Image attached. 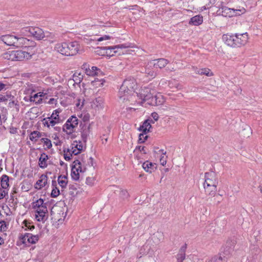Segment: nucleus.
I'll return each instance as SVG.
<instances>
[{
	"mask_svg": "<svg viewBox=\"0 0 262 262\" xmlns=\"http://www.w3.org/2000/svg\"><path fill=\"white\" fill-rule=\"evenodd\" d=\"M98 72H100V70L96 67H92L91 69H86V74L89 76H94L98 74Z\"/></svg>",
	"mask_w": 262,
	"mask_h": 262,
	"instance_id": "nucleus-31",
	"label": "nucleus"
},
{
	"mask_svg": "<svg viewBox=\"0 0 262 262\" xmlns=\"http://www.w3.org/2000/svg\"><path fill=\"white\" fill-rule=\"evenodd\" d=\"M83 79V75L80 73H75L73 75V81L75 83H80Z\"/></svg>",
	"mask_w": 262,
	"mask_h": 262,
	"instance_id": "nucleus-37",
	"label": "nucleus"
},
{
	"mask_svg": "<svg viewBox=\"0 0 262 262\" xmlns=\"http://www.w3.org/2000/svg\"><path fill=\"white\" fill-rule=\"evenodd\" d=\"M160 161L161 164L163 166L165 165L166 164V159L164 158V156L160 158Z\"/></svg>",
	"mask_w": 262,
	"mask_h": 262,
	"instance_id": "nucleus-63",
	"label": "nucleus"
},
{
	"mask_svg": "<svg viewBox=\"0 0 262 262\" xmlns=\"http://www.w3.org/2000/svg\"><path fill=\"white\" fill-rule=\"evenodd\" d=\"M6 114L7 112L6 110L5 111H2V112L0 113V125H2L3 122H4L6 121Z\"/></svg>",
	"mask_w": 262,
	"mask_h": 262,
	"instance_id": "nucleus-42",
	"label": "nucleus"
},
{
	"mask_svg": "<svg viewBox=\"0 0 262 262\" xmlns=\"http://www.w3.org/2000/svg\"><path fill=\"white\" fill-rule=\"evenodd\" d=\"M152 118L154 119L155 121H157L159 119V115L158 114L154 112L151 115Z\"/></svg>",
	"mask_w": 262,
	"mask_h": 262,
	"instance_id": "nucleus-62",
	"label": "nucleus"
},
{
	"mask_svg": "<svg viewBox=\"0 0 262 262\" xmlns=\"http://www.w3.org/2000/svg\"><path fill=\"white\" fill-rule=\"evenodd\" d=\"M9 106L10 107H13L14 105H16L17 104L15 102L14 100L13 99H12V100L11 101H9Z\"/></svg>",
	"mask_w": 262,
	"mask_h": 262,
	"instance_id": "nucleus-64",
	"label": "nucleus"
},
{
	"mask_svg": "<svg viewBox=\"0 0 262 262\" xmlns=\"http://www.w3.org/2000/svg\"><path fill=\"white\" fill-rule=\"evenodd\" d=\"M3 57L5 59H7L8 60H14L13 51L5 53Z\"/></svg>",
	"mask_w": 262,
	"mask_h": 262,
	"instance_id": "nucleus-41",
	"label": "nucleus"
},
{
	"mask_svg": "<svg viewBox=\"0 0 262 262\" xmlns=\"http://www.w3.org/2000/svg\"><path fill=\"white\" fill-rule=\"evenodd\" d=\"M205 180L204 185L208 186H217L218 181L215 173L213 171L206 172L205 175Z\"/></svg>",
	"mask_w": 262,
	"mask_h": 262,
	"instance_id": "nucleus-10",
	"label": "nucleus"
},
{
	"mask_svg": "<svg viewBox=\"0 0 262 262\" xmlns=\"http://www.w3.org/2000/svg\"><path fill=\"white\" fill-rule=\"evenodd\" d=\"M151 121H152V120H150L149 119L145 120L143 122L142 125L140 126L139 127V130L144 133V134H146L147 132H149L150 128L151 127V125L150 124Z\"/></svg>",
	"mask_w": 262,
	"mask_h": 262,
	"instance_id": "nucleus-22",
	"label": "nucleus"
},
{
	"mask_svg": "<svg viewBox=\"0 0 262 262\" xmlns=\"http://www.w3.org/2000/svg\"><path fill=\"white\" fill-rule=\"evenodd\" d=\"M14 60L21 61L25 59H29L34 54V51L30 50L13 51Z\"/></svg>",
	"mask_w": 262,
	"mask_h": 262,
	"instance_id": "nucleus-8",
	"label": "nucleus"
},
{
	"mask_svg": "<svg viewBox=\"0 0 262 262\" xmlns=\"http://www.w3.org/2000/svg\"><path fill=\"white\" fill-rule=\"evenodd\" d=\"M71 152V154H74V155H77L80 152H79L76 147H74V146L73 145L71 149H67V152Z\"/></svg>",
	"mask_w": 262,
	"mask_h": 262,
	"instance_id": "nucleus-49",
	"label": "nucleus"
},
{
	"mask_svg": "<svg viewBox=\"0 0 262 262\" xmlns=\"http://www.w3.org/2000/svg\"><path fill=\"white\" fill-rule=\"evenodd\" d=\"M72 145L74 146V147H76V148H77L79 152H80L82 149V144H78L76 141L74 142V143L72 144Z\"/></svg>",
	"mask_w": 262,
	"mask_h": 262,
	"instance_id": "nucleus-53",
	"label": "nucleus"
},
{
	"mask_svg": "<svg viewBox=\"0 0 262 262\" xmlns=\"http://www.w3.org/2000/svg\"><path fill=\"white\" fill-rule=\"evenodd\" d=\"M68 56H74L78 53L80 45L77 41L68 42Z\"/></svg>",
	"mask_w": 262,
	"mask_h": 262,
	"instance_id": "nucleus-12",
	"label": "nucleus"
},
{
	"mask_svg": "<svg viewBox=\"0 0 262 262\" xmlns=\"http://www.w3.org/2000/svg\"><path fill=\"white\" fill-rule=\"evenodd\" d=\"M248 39V35L247 32L243 33H236L234 35L224 34L223 40L228 46L232 47H238L245 45Z\"/></svg>",
	"mask_w": 262,
	"mask_h": 262,
	"instance_id": "nucleus-2",
	"label": "nucleus"
},
{
	"mask_svg": "<svg viewBox=\"0 0 262 262\" xmlns=\"http://www.w3.org/2000/svg\"><path fill=\"white\" fill-rule=\"evenodd\" d=\"M151 61H155V67L159 68L160 69L165 67L169 63L168 60L165 58H159L151 60Z\"/></svg>",
	"mask_w": 262,
	"mask_h": 262,
	"instance_id": "nucleus-23",
	"label": "nucleus"
},
{
	"mask_svg": "<svg viewBox=\"0 0 262 262\" xmlns=\"http://www.w3.org/2000/svg\"><path fill=\"white\" fill-rule=\"evenodd\" d=\"M21 33L26 35H31L37 40H41L45 36L43 30L38 27H26L23 29Z\"/></svg>",
	"mask_w": 262,
	"mask_h": 262,
	"instance_id": "nucleus-6",
	"label": "nucleus"
},
{
	"mask_svg": "<svg viewBox=\"0 0 262 262\" xmlns=\"http://www.w3.org/2000/svg\"><path fill=\"white\" fill-rule=\"evenodd\" d=\"M137 82L133 78H128L124 80L120 88L118 97L120 102L130 101V99L135 97V90L136 89Z\"/></svg>",
	"mask_w": 262,
	"mask_h": 262,
	"instance_id": "nucleus-1",
	"label": "nucleus"
},
{
	"mask_svg": "<svg viewBox=\"0 0 262 262\" xmlns=\"http://www.w3.org/2000/svg\"><path fill=\"white\" fill-rule=\"evenodd\" d=\"M41 134L38 131H33L29 135V139L31 141L36 142L41 137Z\"/></svg>",
	"mask_w": 262,
	"mask_h": 262,
	"instance_id": "nucleus-33",
	"label": "nucleus"
},
{
	"mask_svg": "<svg viewBox=\"0 0 262 262\" xmlns=\"http://www.w3.org/2000/svg\"><path fill=\"white\" fill-rule=\"evenodd\" d=\"M39 237L37 235H33L32 234L26 233L21 237L24 243L28 242L31 244H35L38 241Z\"/></svg>",
	"mask_w": 262,
	"mask_h": 262,
	"instance_id": "nucleus-14",
	"label": "nucleus"
},
{
	"mask_svg": "<svg viewBox=\"0 0 262 262\" xmlns=\"http://www.w3.org/2000/svg\"><path fill=\"white\" fill-rule=\"evenodd\" d=\"M16 36L9 34L2 35L0 36V41H2L7 46L14 47Z\"/></svg>",
	"mask_w": 262,
	"mask_h": 262,
	"instance_id": "nucleus-13",
	"label": "nucleus"
},
{
	"mask_svg": "<svg viewBox=\"0 0 262 262\" xmlns=\"http://www.w3.org/2000/svg\"><path fill=\"white\" fill-rule=\"evenodd\" d=\"M6 189H3L2 187L0 188V200L3 199L7 193Z\"/></svg>",
	"mask_w": 262,
	"mask_h": 262,
	"instance_id": "nucleus-57",
	"label": "nucleus"
},
{
	"mask_svg": "<svg viewBox=\"0 0 262 262\" xmlns=\"http://www.w3.org/2000/svg\"><path fill=\"white\" fill-rule=\"evenodd\" d=\"M64 152V158L66 161H70L72 157V154L71 152H69V154L66 153L67 152V149L64 148L63 149Z\"/></svg>",
	"mask_w": 262,
	"mask_h": 262,
	"instance_id": "nucleus-51",
	"label": "nucleus"
},
{
	"mask_svg": "<svg viewBox=\"0 0 262 262\" xmlns=\"http://www.w3.org/2000/svg\"><path fill=\"white\" fill-rule=\"evenodd\" d=\"M41 142H43L45 145H46L47 146V147L48 149H50L51 148L52 145L51 141L50 139H49L48 138H43L41 139Z\"/></svg>",
	"mask_w": 262,
	"mask_h": 262,
	"instance_id": "nucleus-43",
	"label": "nucleus"
},
{
	"mask_svg": "<svg viewBox=\"0 0 262 262\" xmlns=\"http://www.w3.org/2000/svg\"><path fill=\"white\" fill-rule=\"evenodd\" d=\"M89 135V127L86 125H84L82 128L81 138L83 142H85L88 136Z\"/></svg>",
	"mask_w": 262,
	"mask_h": 262,
	"instance_id": "nucleus-34",
	"label": "nucleus"
},
{
	"mask_svg": "<svg viewBox=\"0 0 262 262\" xmlns=\"http://www.w3.org/2000/svg\"><path fill=\"white\" fill-rule=\"evenodd\" d=\"M102 79L99 80L98 78H95L94 80L92 81V83L94 85H96L97 86H100L103 85V82L101 81Z\"/></svg>",
	"mask_w": 262,
	"mask_h": 262,
	"instance_id": "nucleus-52",
	"label": "nucleus"
},
{
	"mask_svg": "<svg viewBox=\"0 0 262 262\" xmlns=\"http://www.w3.org/2000/svg\"><path fill=\"white\" fill-rule=\"evenodd\" d=\"M147 138L148 136L146 135V134H144V133L140 134L139 136L138 142L139 143H144L145 141L147 140Z\"/></svg>",
	"mask_w": 262,
	"mask_h": 262,
	"instance_id": "nucleus-46",
	"label": "nucleus"
},
{
	"mask_svg": "<svg viewBox=\"0 0 262 262\" xmlns=\"http://www.w3.org/2000/svg\"><path fill=\"white\" fill-rule=\"evenodd\" d=\"M40 93H37L34 95L33 96H31L30 98V100L31 102H34L35 101V99L38 98L39 96H41L42 94H39Z\"/></svg>",
	"mask_w": 262,
	"mask_h": 262,
	"instance_id": "nucleus-56",
	"label": "nucleus"
},
{
	"mask_svg": "<svg viewBox=\"0 0 262 262\" xmlns=\"http://www.w3.org/2000/svg\"><path fill=\"white\" fill-rule=\"evenodd\" d=\"M81 163L79 160H75L72 166L71 177L74 180L77 181L79 179V172H82Z\"/></svg>",
	"mask_w": 262,
	"mask_h": 262,
	"instance_id": "nucleus-9",
	"label": "nucleus"
},
{
	"mask_svg": "<svg viewBox=\"0 0 262 262\" xmlns=\"http://www.w3.org/2000/svg\"><path fill=\"white\" fill-rule=\"evenodd\" d=\"M75 127L73 124H71L70 122V121L67 120L66 124L63 126L62 129L64 132H66L67 134H69L72 133Z\"/></svg>",
	"mask_w": 262,
	"mask_h": 262,
	"instance_id": "nucleus-28",
	"label": "nucleus"
},
{
	"mask_svg": "<svg viewBox=\"0 0 262 262\" xmlns=\"http://www.w3.org/2000/svg\"><path fill=\"white\" fill-rule=\"evenodd\" d=\"M196 73L199 75H205L207 76L213 75V73L210 72V70L207 68L198 69L196 71Z\"/></svg>",
	"mask_w": 262,
	"mask_h": 262,
	"instance_id": "nucleus-36",
	"label": "nucleus"
},
{
	"mask_svg": "<svg viewBox=\"0 0 262 262\" xmlns=\"http://www.w3.org/2000/svg\"><path fill=\"white\" fill-rule=\"evenodd\" d=\"M49 159L48 156L45 153L41 154L39 159V165L40 168H45L47 166V160Z\"/></svg>",
	"mask_w": 262,
	"mask_h": 262,
	"instance_id": "nucleus-24",
	"label": "nucleus"
},
{
	"mask_svg": "<svg viewBox=\"0 0 262 262\" xmlns=\"http://www.w3.org/2000/svg\"><path fill=\"white\" fill-rule=\"evenodd\" d=\"M217 186H208L204 185V188L205 189V192L207 194L210 195H214L216 191Z\"/></svg>",
	"mask_w": 262,
	"mask_h": 262,
	"instance_id": "nucleus-25",
	"label": "nucleus"
},
{
	"mask_svg": "<svg viewBox=\"0 0 262 262\" xmlns=\"http://www.w3.org/2000/svg\"><path fill=\"white\" fill-rule=\"evenodd\" d=\"M60 194L59 190L57 187H53L51 192V196L52 198H56Z\"/></svg>",
	"mask_w": 262,
	"mask_h": 262,
	"instance_id": "nucleus-47",
	"label": "nucleus"
},
{
	"mask_svg": "<svg viewBox=\"0 0 262 262\" xmlns=\"http://www.w3.org/2000/svg\"><path fill=\"white\" fill-rule=\"evenodd\" d=\"M101 102H102V100L100 98H96L95 100L93 101V103L94 104H95V103H98L96 104V106L97 107H98V106L101 107Z\"/></svg>",
	"mask_w": 262,
	"mask_h": 262,
	"instance_id": "nucleus-59",
	"label": "nucleus"
},
{
	"mask_svg": "<svg viewBox=\"0 0 262 262\" xmlns=\"http://www.w3.org/2000/svg\"><path fill=\"white\" fill-rule=\"evenodd\" d=\"M43 202H44V201H43V199H39L36 200L35 202H33L32 203L33 208L34 209H36V208H37L38 207H40V206L45 205V204Z\"/></svg>",
	"mask_w": 262,
	"mask_h": 262,
	"instance_id": "nucleus-40",
	"label": "nucleus"
},
{
	"mask_svg": "<svg viewBox=\"0 0 262 262\" xmlns=\"http://www.w3.org/2000/svg\"><path fill=\"white\" fill-rule=\"evenodd\" d=\"M203 21V16L198 15L191 17L189 24L191 25L199 26L202 24Z\"/></svg>",
	"mask_w": 262,
	"mask_h": 262,
	"instance_id": "nucleus-21",
	"label": "nucleus"
},
{
	"mask_svg": "<svg viewBox=\"0 0 262 262\" xmlns=\"http://www.w3.org/2000/svg\"><path fill=\"white\" fill-rule=\"evenodd\" d=\"M48 177L46 174H41L39 179L36 182L35 185V188L37 189H40L45 187L47 184Z\"/></svg>",
	"mask_w": 262,
	"mask_h": 262,
	"instance_id": "nucleus-17",
	"label": "nucleus"
},
{
	"mask_svg": "<svg viewBox=\"0 0 262 262\" xmlns=\"http://www.w3.org/2000/svg\"><path fill=\"white\" fill-rule=\"evenodd\" d=\"M36 43L23 37L16 36L14 47L23 48V49L33 50L35 47Z\"/></svg>",
	"mask_w": 262,
	"mask_h": 262,
	"instance_id": "nucleus-5",
	"label": "nucleus"
},
{
	"mask_svg": "<svg viewBox=\"0 0 262 262\" xmlns=\"http://www.w3.org/2000/svg\"><path fill=\"white\" fill-rule=\"evenodd\" d=\"M95 180L93 177H88L86 179V183L89 185H93L94 184Z\"/></svg>",
	"mask_w": 262,
	"mask_h": 262,
	"instance_id": "nucleus-54",
	"label": "nucleus"
},
{
	"mask_svg": "<svg viewBox=\"0 0 262 262\" xmlns=\"http://www.w3.org/2000/svg\"><path fill=\"white\" fill-rule=\"evenodd\" d=\"M1 187L3 189H7L9 186V178L6 174H3L0 179Z\"/></svg>",
	"mask_w": 262,
	"mask_h": 262,
	"instance_id": "nucleus-27",
	"label": "nucleus"
},
{
	"mask_svg": "<svg viewBox=\"0 0 262 262\" xmlns=\"http://www.w3.org/2000/svg\"><path fill=\"white\" fill-rule=\"evenodd\" d=\"M205 262H223V260L221 258L220 255H214L210 259H207Z\"/></svg>",
	"mask_w": 262,
	"mask_h": 262,
	"instance_id": "nucleus-38",
	"label": "nucleus"
},
{
	"mask_svg": "<svg viewBox=\"0 0 262 262\" xmlns=\"http://www.w3.org/2000/svg\"><path fill=\"white\" fill-rule=\"evenodd\" d=\"M137 96L144 102H147L150 105H159L162 103L160 97L154 95V91L151 90L148 88H144L141 90L139 94L136 93Z\"/></svg>",
	"mask_w": 262,
	"mask_h": 262,
	"instance_id": "nucleus-3",
	"label": "nucleus"
},
{
	"mask_svg": "<svg viewBox=\"0 0 262 262\" xmlns=\"http://www.w3.org/2000/svg\"><path fill=\"white\" fill-rule=\"evenodd\" d=\"M68 121H70V122L71 124H73L74 125V126L76 127L78 125V119L75 116H72L71 118L68 119Z\"/></svg>",
	"mask_w": 262,
	"mask_h": 262,
	"instance_id": "nucleus-48",
	"label": "nucleus"
},
{
	"mask_svg": "<svg viewBox=\"0 0 262 262\" xmlns=\"http://www.w3.org/2000/svg\"><path fill=\"white\" fill-rule=\"evenodd\" d=\"M69 188L70 190V194L72 195H74L75 193V191L77 190L76 186L75 185L70 184L69 185Z\"/></svg>",
	"mask_w": 262,
	"mask_h": 262,
	"instance_id": "nucleus-50",
	"label": "nucleus"
},
{
	"mask_svg": "<svg viewBox=\"0 0 262 262\" xmlns=\"http://www.w3.org/2000/svg\"><path fill=\"white\" fill-rule=\"evenodd\" d=\"M58 182L62 188L67 187L68 184V177L67 176L60 175L58 177Z\"/></svg>",
	"mask_w": 262,
	"mask_h": 262,
	"instance_id": "nucleus-26",
	"label": "nucleus"
},
{
	"mask_svg": "<svg viewBox=\"0 0 262 262\" xmlns=\"http://www.w3.org/2000/svg\"><path fill=\"white\" fill-rule=\"evenodd\" d=\"M236 241L234 239H230L227 241L223 250L219 254L220 257L223 260V262H227L231 256Z\"/></svg>",
	"mask_w": 262,
	"mask_h": 262,
	"instance_id": "nucleus-4",
	"label": "nucleus"
},
{
	"mask_svg": "<svg viewBox=\"0 0 262 262\" xmlns=\"http://www.w3.org/2000/svg\"><path fill=\"white\" fill-rule=\"evenodd\" d=\"M7 227L6 222L4 221L0 222V230L5 231L6 230Z\"/></svg>",
	"mask_w": 262,
	"mask_h": 262,
	"instance_id": "nucleus-55",
	"label": "nucleus"
},
{
	"mask_svg": "<svg viewBox=\"0 0 262 262\" xmlns=\"http://www.w3.org/2000/svg\"><path fill=\"white\" fill-rule=\"evenodd\" d=\"M68 42L57 43L55 47V49L62 55L68 56Z\"/></svg>",
	"mask_w": 262,
	"mask_h": 262,
	"instance_id": "nucleus-15",
	"label": "nucleus"
},
{
	"mask_svg": "<svg viewBox=\"0 0 262 262\" xmlns=\"http://www.w3.org/2000/svg\"><path fill=\"white\" fill-rule=\"evenodd\" d=\"M35 209H36L35 211H36L38 213H39L40 212L48 213V210H47V208L46 206V204L40 206V207H38L36 208Z\"/></svg>",
	"mask_w": 262,
	"mask_h": 262,
	"instance_id": "nucleus-45",
	"label": "nucleus"
},
{
	"mask_svg": "<svg viewBox=\"0 0 262 262\" xmlns=\"http://www.w3.org/2000/svg\"><path fill=\"white\" fill-rule=\"evenodd\" d=\"M260 231L259 230H255L253 231L250 237V242L255 244L260 239Z\"/></svg>",
	"mask_w": 262,
	"mask_h": 262,
	"instance_id": "nucleus-30",
	"label": "nucleus"
},
{
	"mask_svg": "<svg viewBox=\"0 0 262 262\" xmlns=\"http://www.w3.org/2000/svg\"><path fill=\"white\" fill-rule=\"evenodd\" d=\"M130 47V46L129 45L121 44L115 46L103 47H101V49L105 51L104 53L106 54L107 56H113L117 53L118 55H120L121 53H123V52H121L120 50L125 49Z\"/></svg>",
	"mask_w": 262,
	"mask_h": 262,
	"instance_id": "nucleus-7",
	"label": "nucleus"
},
{
	"mask_svg": "<svg viewBox=\"0 0 262 262\" xmlns=\"http://www.w3.org/2000/svg\"><path fill=\"white\" fill-rule=\"evenodd\" d=\"M239 11L238 10H234L233 9L229 8L226 6H222L219 10L220 13L225 16H232L235 11Z\"/></svg>",
	"mask_w": 262,
	"mask_h": 262,
	"instance_id": "nucleus-16",
	"label": "nucleus"
},
{
	"mask_svg": "<svg viewBox=\"0 0 262 262\" xmlns=\"http://www.w3.org/2000/svg\"><path fill=\"white\" fill-rule=\"evenodd\" d=\"M23 224L26 227L25 229L26 230H29L32 231L35 228V226L27 220L24 221Z\"/></svg>",
	"mask_w": 262,
	"mask_h": 262,
	"instance_id": "nucleus-39",
	"label": "nucleus"
},
{
	"mask_svg": "<svg viewBox=\"0 0 262 262\" xmlns=\"http://www.w3.org/2000/svg\"><path fill=\"white\" fill-rule=\"evenodd\" d=\"M155 67V61H149L147 65L142 69L141 72L146 74L147 77L149 78H153L156 75V72L154 70L153 67Z\"/></svg>",
	"mask_w": 262,
	"mask_h": 262,
	"instance_id": "nucleus-11",
	"label": "nucleus"
},
{
	"mask_svg": "<svg viewBox=\"0 0 262 262\" xmlns=\"http://www.w3.org/2000/svg\"><path fill=\"white\" fill-rule=\"evenodd\" d=\"M187 249V244H185L179 250V253L177 255V261L183 262L185 258V252Z\"/></svg>",
	"mask_w": 262,
	"mask_h": 262,
	"instance_id": "nucleus-19",
	"label": "nucleus"
},
{
	"mask_svg": "<svg viewBox=\"0 0 262 262\" xmlns=\"http://www.w3.org/2000/svg\"><path fill=\"white\" fill-rule=\"evenodd\" d=\"M47 213L41 212L38 213L35 211V218L38 222H45L47 219Z\"/></svg>",
	"mask_w": 262,
	"mask_h": 262,
	"instance_id": "nucleus-32",
	"label": "nucleus"
},
{
	"mask_svg": "<svg viewBox=\"0 0 262 262\" xmlns=\"http://www.w3.org/2000/svg\"><path fill=\"white\" fill-rule=\"evenodd\" d=\"M142 167L146 172L151 173L156 169L157 165L155 163L146 161L142 164Z\"/></svg>",
	"mask_w": 262,
	"mask_h": 262,
	"instance_id": "nucleus-18",
	"label": "nucleus"
},
{
	"mask_svg": "<svg viewBox=\"0 0 262 262\" xmlns=\"http://www.w3.org/2000/svg\"><path fill=\"white\" fill-rule=\"evenodd\" d=\"M38 91V86L35 84L28 82L25 85V92L28 94H32L33 93L36 92Z\"/></svg>",
	"mask_w": 262,
	"mask_h": 262,
	"instance_id": "nucleus-20",
	"label": "nucleus"
},
{
	"mask_svg": "<svg viewBox=\"0 0 262 262\" xmlns=\"http://www.w3.org/2000/svg\"><path fill=\"white\" fill-rule=\"evenodd\" d=\"M145 146H138L136 147V149L139 150L140 151H143V154H146V152L145 151Z\"/></svg>",
	"mask_w": 262,
	"mask_h": 262,
	"instance_id": "nucleus-61",
	"label": "nucleus"
},
{
	"mask_svg": "<svg viewBox=\"0 0 262 262\" xmlns=\"http://www.w3.org/2000/svg\"><path fill=\"white\" fill-rule=\"evenodd\" d=\"M47 119H49V125L52 126H54L56 123H58L57 121L54 120V119H51V118H47Z\"/></svg>",
	"mask_w": 262,
	"mask_h": 262,
	"instance_id": "nucleus-60",
	"label": "nucleus"
},
{
	"mask_svg": "<svg viewBox=\"0 0 262 262\" xmlns=\"http://www.w3.org/2000/svg\"><path fill=\"white\" fill-rule=\"evenodd\" d=\"M14 97L10 93H7L6 94H0V102L11 101L14 99Z\"/></svg>",
	"mask_w": 262,
	"mask_h": 262,
	"instance_id": "nucleus-35",
	"label": "nucleus"
},
{
	"mask_svg": "<svg viewBox=\"0 0 262 262\" xmlns=\"http://www.w3.org/2000/svg\"><path fill=\"white\" fill-rule=\"evenodd\" d=\"M59 112L57 110H55L50 118H51V119H54V120L57 121V122H59Z\"/></svg>",
	"mask_w": 262,
	"mask_h": 262,
	"instance_id": "nucleus-44",
	"label": "nucleus"
},
{
	"mask_svg": "<svg viewBox=\"0 0 262 262\" xmlns=\"http://www.w3.org/2000/svg\"><path fill=\"white\" fill-rule=\"evenodd\" d=\"M111 37L109 35H105L102 37H99L97 39L98 41H102L103 40H107L111 39Z\"/></svg>",
	"mask_w": 262,
	"mask_h": 262,
	"instance_id": "nucleus-58",
	"label": "nucleus"
},
{
	"mask_svg": "<svg viewBox=\"0 0 262 262\" xmlns=\"http://www.w3.org/2000/svg\"><path fill=\"white\" fill-rule=\"evenodd\" d=\"M164 234L161 231H158L154 234L153 238L155 243L158 244L164 240Z\"/></svg>",
	"mask_w": 262,
	"mask_h": 262,
	"instance_id": "nucleus-29",
	"label": "nucleus"
}]
</instances>
